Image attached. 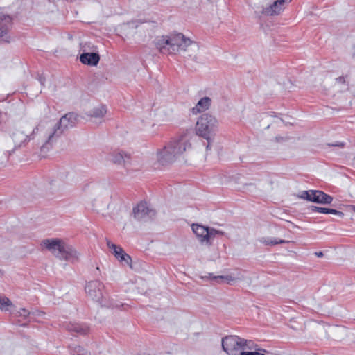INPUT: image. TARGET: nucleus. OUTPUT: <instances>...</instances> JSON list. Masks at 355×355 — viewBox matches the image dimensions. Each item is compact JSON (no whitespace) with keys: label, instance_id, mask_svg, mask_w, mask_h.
Wrapping results in <instances>:
<instances>
[{"label":"nucleus","instance_id":"obj_1","mask_svg":"<svg viewBox=\"0 0 355 355\" xmlns=\"http://www.w3.org/2000/svg\"><path fill=\"white\" fill-rule=\"evenodd\" d=\"M155 44L161 53L168 55L181 54L189 51H196L198 49L196 42L181 33H173L157 37Z\"/></svg>","mask_w":355,"mask_h":355},{"label":"nucleus","instance_id":"obj_2","mask_svg":"<svg viewBox=\"0 0 355 355\" xmlns=\"http://www.w3.org/2000/svg\"><path fill=\"white\" fill-rule=\"evenodd\" d=\"M191 132L172 139L168 143L157 153V161L162 165L173 162L177 158L191 149Z\"/></svg>","mask_w":355,"mask_h":355},{"label":"nucleus","instance_id":"obj_3","mask_svg":"<svg viewBox=\"0 0 355 355\" xmlns=\"http://www.w3.org/2000/svg\"><path fill=\"white\" fill-rule=\"evenodd\" d=\"M76 115L69 112L61 117L57 123H53L51 121H41L43 125L42 149L48 148V146H52L65 130L72 128L76 124Z\"/></svg>","mask_w":355,"mask_h":355},{"label":"nucleus","instance_id":"obj_4","mask_svg":"<svg viewBox=\"0 0 355 355\" xmlns=\"http://www.w3.org/2000/svg\"><path fill=\"white\" fill-rule=\"evenodd\" d=\"M218 126V122L217 119L209 114H202L197 121L196 131L198 135L207 140V150L210 148V140L212 134L216 131Z\"/></svg>","mask_w":355,"mask_h":355},{"label":"nucleus","instance_id":"obj_5","mask_svg":"<svg viewBox=\"0 0 355 355\" xmlns=\"http://www.w3.org/2000/svg\"><path fill=\"white\" fill-rule=\"evenodd\" d=\"M42 124L41 121L33 130L28 129V124H25L23 130H17L12 135V140L16 147L24 145L28 141L33 139L37 134H39L40 139L42 141Z\"/></svg>","mask_w":355,"mask_h":355},{"label":"nucleus","instance_id":"obj_6","mask_svg":"<svg viewBox=\"0 0 355 355\" xmlns=\"http://www.w3.org/2000/svg\"><path fill=\"white\" fill-rule=\"evenodd\" d=\"M222 348L227 355H241L243 338L236 335L227 336L222 338Z\"/></svg>","mask_w":355,"mask_h":355},{"label":"nucleus","instance_id":"obj_7","mask_svg":"<svg viewBox=\"0 0 355 355\" xmlns=\"http://www.w3.org/2000/svg\"><path fill=\"white\" fill-rule=\"evenodd\" d=\"M298 197L310 202L322 205H329L333 201V197L320 190L303 191L298 195Z\"/></svg>","mask_w":355,"mask_h":355},{"label":"nucleus","instance_id":"obj_8","mask_svg":"<svg viewBox=\"0 0 355 355\" xmlns=\"http://www.w3.org/2000/svg\"><path fill=\"white\" fill-rule=\"evenodd\" d=\"M105 288L104 284L100 280L89 281L86 284L85 292L92 300L103 304V290Z\"/></svg>","mask_w":355,"mask_h":355},{"label":"nucleus","instance_id":"obj_9","mask_svg":"<svg viewBox=\"0 0 355 355\" xmlns=\"http://www.w3.org/2000/svg\"><path fill=\"white\" fill-rule=\"evenodd\" d=\"M64 243L65 242L62 239H48L42 241V245L59 259Z\"/></svg>","mask_w":355,"mask_h":355},{"label":"nucleus","instance_id":"obj_10","mask_svg":"<svg viewBox=\"0 0 355 355\" xmlns=\"http://www.w3.org/2000/svg\"><path fill=\"white\" fill-rule=\"evenodd\" d=\"M107 246L112 250V254L114 257L123 265L130 266L131 257L125 252V251L120 247L112 243L109 239H106Z\"/></svg>","mask_w":355,"mask_h":355},{"label":"nucleus","instance_id":"obj_11","mask_svg":"<svg viewBox=\"0 0 355 355\" xmlns=\"http://www.w3.org/2000/svg\"><path fill=\"white\" fill-rule=\"evenodd\" d=\"M133 215L137 220L152 218L155 215V211L150 209L146 202H141L133 209Z\"/></svg>","mask_w":355,"mask_h":355},{"label":"nucleus","instance_id":"obj_12","mask_svg":"<svg viewBox=\"0 0 355 355\" xmlns=\"http://www.w3.org/2000/svg\"><path fill=\"white\" fill-rule=\"evenodd\" d=\"M292 1V0H276L272 4L263 9L266 15H277Z\"/></svg>","mask_w":355,"mask_h":355},{"label":"nucleus","instance_id":"obj_13","mask_svg":"<svg viewBox=\"0 0 355 355\" xmlns=\"http://www.w3.org/2000/svg\"><path fill=\"white\" fill-rule=\"evenodd\" d=\"M80 253L72 245L65 242L59 259L74 263L78 261Z\"/></svg>","mask_w":355,"mask_h":355},{"label":"nucleus","instance_id":"obj_14","mask_svg":"<svg viewBox=\"0 0 355 355\" xmlns=\"http://www.w3.org/2000/svg\"><path fill=\"white\" fill-rule=\"evenodd\" d=\"M12 19L9 15L0 14V39L6 42H10L11 37L8 35Z\"/></svg>","mask_w":355,"mask_h":355},{"label":"nucleus","instance_id":"obj_15","mask_svg":"<svg viewBox=\"0 0 355 355\" xmlns=\"http://www.w3.org/2000/svg\"><path fill=\"white\" fill-rule=\"evenodd\" d=\"M108 159L114 164L126 166L130 163V157L123 151H114L109 154Z\"/></svg>","mask_w":355,"mask_h":355},{"label":"nucleus","instance_id":"obj_16","mask_svg":"<svg viewBox=\"0 0 355 355\" xmlns=\"http://www.w3.org/2000/svg\"><path fill=\"white\" fill-rule=\"evenodd\" d=\"M100 60V56L97 53H83L80 55V61L82 64L96 66Z\"/></svg>","mask_w":355,"mask_h":355},{"label":"nucleus","instance_id":"obj_17","mask_svg":"<svg viewBox=\"0 0 355 355\" xmlns=\"http://www.w3.org/2000/svg\"><path fill=\"white\" fill-rule=\"evenodd\" d=\"M192 230L201 242L209 243L208 227L200 225L198 224L192 225Z\"/></svg>","mask_w":355,"mask_h":355},{"label":"nucleus","instance_id":"obj_18","mask_svg":"<svg viewBox=\"0 0 355 355\" xmlns=\"http://www.w3.org/2000/svg\"><path fill=\"white\" fill-rule=\"evenodd\" d=\"M67 329L69 331L75 332L80 335H85L89 331V327L87 324L76 322L67 324Z\"/></svg>","mask_w":355,"mask_h":355},{"label":"nucleus","instance_id":"obj_19","mask_svg":"<svg viewBox=\"0 0 355 355\" xmlns=\"http://www.w3.org/2000/svg\"><path fill=\"white\" fill-rule=\"evenodd\" d=\"M211 105V99L209 97L202 98L191 109L193 114H197L209 109Z\"/></svg>","mask_w":355,"mask_h":355},{"label":"nucleus","instance_id":"obj_20","mask_svg":"<svg viewBox=\"0 0 355 355\" xmlns=\"http://www.w3.org/2000/svg\"><path fill=\"white\" fill-rule=\"evenodd\" d=\"M207 278L214 280V281L216 282L217 283H222L223 282H225L228 284H231V282L234 280V278L230 275L214 276L211 273H209V276H202L201 277V279H207Z\"/></svg>","mask_w":355,"mask_h":355},{"label":"nucleus","instance_id":"obj_21","mask_svg":"<svg viewBox=\"0 0 355 355\" xmlns=\"http://www.w3.org/2000/svg\"><path fill=\"white\" fill-rule=\"evenodd\" d=\"M259 241H260V243L266 245H275L277 244L286 243L289 242L286 240L270 237H261L259 239Z\"/></svg>","mask_w":355,"mask_h":355},{"label":"nucleus","instance_id":"obj_22","mask_svg":"<svg viewBox=\"0 0 355 355\" xmlns=\"http://www.w3.org/2000/svg\"><path fill=\"white\" fill-rule=\"evenodd\" d=\"M107 113V109L105 105H98L95 107L90 113V116L96 119H101L105 116Z\"/></svg>","mask_w":355,"mask_h":355},{"label":"nucleus","instance_id":"obj_23","mask_svg":"<svg viewBox=\"0 0 355 355\" xmlns=\"http://www.w3.org/2000/svg\"><path fill=\"white\" fill-rule=\"evenodd\" d=\"M11 306H12V304L8 297H0V309L1 311H9V308Z\"/></svg>","mask_w":355,"mask_h":355},{"label":"nucleus","instance_id":"obj_24","mask_svg":"<svg viewBox=\"0 0 355 355\" xmlns=\"http://www.w3.org/2000/svg\"><path fill=\"white\" fill-rule=\"evenodd\" d=\"M71 355H90V352L84 349L80 346H76L73 349H71L70 352Z\"/></svg>","mask_w":355,"mask_h":355},{"label":"nucleus","instance_id":"obj_25","mask_svg":"<svg viewBox=\"0 0 355 355\" xmlns=\"http://www.w3.org/2000/svg\"><path fill=\"white\" fill-rule=\"evenodd\" d=\"M243 352H246L245 350H252L256 349V345L251 340H247L245 338H243Z\"/></svg>","mask_w":355,"mask_h":355},{"label":"nucleus","instance_id":"obj_26","mask_svg":"<svg viewBox=\"0 0 355 355\" xmlns=\"http://www.w3.org/2000/svg\"><path fill=\"white\" fill-rule=\"evenodd\" d=\"M125 306H126L125 304H123L121 302H117L113 299H112L110 301L109 304L107 305L108 307H110L112 309H122Z\"/></svg>","mask_w":355,"mask_h":355},{"label":"nucleus","instance_id":"obj_27","mask_svg":"<svg viewBox=\"0 0 355 355\" xmlns=\"http://www.w3.org/2000/svg\"><path fill=\"white\" fill-rule=\"evenodd\" d=\"M209 232V241L216 236V235H224V232L220 230H217L214 228H208Z\"/></svg>","mask_w":355,"mask_h":355},{"label":"nucleus","instance_id":"obj_28","mask_svg":"<svg viewBox=\"0 0 355 355\" xmlns=\"http://www.w3.org/2000/svg\"><path fill=\"white\" fill-rule=\"evenodd\" d=\"M310 209L312 211L322 213V214H327V211H328V208L320 207H317V206H311L310 207Z\"/></svg>","mask_w":355,"mask_h":355},{"label":"nucleus","instance_id":"obj_29","mask_svg":"<svg viewBox=\"0 0 355 355\" xmlns=\"http://www.w3.org/2000/svg\"><path fill=\"white\" fill-rule=\"evenodd\" d=\"M31 313L26 310V309H21L19 311H18V315L19 316H21V317H24V318H26L28 317V315H30Z\"/></svg>","mask_w":355,"mask_h":355},{"label":"nucleus","instance_id":"obj_30","mask_svg":"<svg viewBox=\"0 0 355 355\" xmlns=\"http://www.w3.org/2000/svg\"><path fill=\"white\" fill-rule=\"evenodd\" d=\"M327 214H332L338 216L339 217H343L344 214L342 211H338L334 209L328 208Z\"/></svg>","mask_w":355,"mask_h":355},{"label":"nucleus","instance_id":"obj_31","mask_svg":"<svg viewBox=\"0 0 355 355\" xmlns=\"http://www.w3.org/2000/svg\"><path fill=\"white\" fill-rule=\"evenodd\" d=\"M241 355H265L259 352H243Z\"/></svg>","mask_w":355,"mask_h":355},{"label":"nucleus","instance_id":"obj_32","mask_svg":"<svg viewBox=\"0 0 355 355\" xmlns=\"http://www.w3.org/2000/svg\"><path fill=\"white\" fill-rule=\"evenodd\" d=\"M315 254L318 257H322L323 256V253L322 252H316L315 253Z\"/></svg>","mask_w":355,"mask_h":355},{"label":"nucleus","instance_id":"obj_33","mask_svg":"<svg viewBox=\"0 0 355 355\" xmlns=\"http://www.w3.org/2000/svg\"><path fill=\"white\" fill-rule=\"evenodd\" d=\"M39 81H40L41 85H44V78L40 77V79H39Z\"/></svg>","mask_w":355,"mask_h":355},{"label":"nucleus","instance_id":"obj_34","mask_svg":"<svg viewBox=\"0 0 355 355\" xmlns=\"http://www.w3.org/2000/svg\"><path fill=\"white\" fill-rule=\"evenodd\" d=\"M3 274V271L0 269V277L2 276Z\"/></svg>","mask_w":355,"mask_h":355},{"label":"nucleus","instance_id":"obj_35","mask_svg":"<svg viewBox=\"0 0 355 355\" xmlns=\"http://www.w3.org/2000/svg\"><path fill=\"white\" fill-rule=\"evenodd\" d=\"M338 80L340 82H342V81L343 80V78H339Z\"/></svg>","mask_w":355,"mask_h":355},{"label":"nucleus","instance_id":"obj_36","mask_svg":"<svg viewBox=\"0 0 355 355\" xmlns=\"http://www.w3.org/2000/svg\"><path fill=\"white\" fill-rule=\"evenodd\" d=\"M333 146H339V145H338V144H334Z\"/></svg>","mask_w":355,"mask_h":355},{"label":"nucleus","instance_id":"obj_37","mask_svg":"<svg viewBox=\"0 0 355 355\" xmlns=\"http://www.w3.org/2000/svg\"><path fill=\"white\" fill-rule=\"evenodd\" d=\"M354 211H355V208H354Z\"/></svg>","mask_w":355,"mask_h":355}]
</instances>
